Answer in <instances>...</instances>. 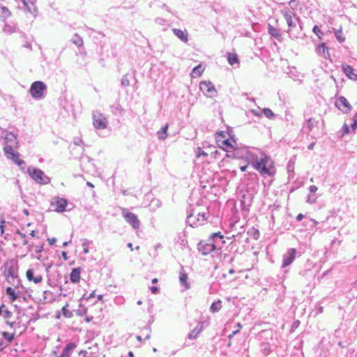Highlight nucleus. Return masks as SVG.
I'll list each match as a JSON object with an SVG mask.
<instances>
[{
	"instance_id": "nucleus-58",
	"label": "nucleus",
	"mask_w": 357,
	"mask_h": 357,
	"mask_svg": "<svg viewBox=\"0 0 357 357\" xmlns=\"http://www.w3.org/2000/svg\"><path fill=\"white\" fill-rule=\"evenodd\" d=\"M95 296V291H93L89 296L86 298V300H89Z\"/></svg>"
},
{
	"instance_id": "nucleus-13",
	"label": "nucleus",
	"mask_w": 357,
	"mask_h": 357,
	"mask_svg": "<svg viewBox=\"0 0 357 357\" xmlns=\"http://www.w3.org/2000/svg\"><path fill=\"white\" fill-rule=\"evenodd\" d=\"M296 250L294 248H290L287 253L283 255L282 268H285L293 263L296 258Z\"/></svg>"
},
{
	"instance_id": "nucleus-27",
	"label": "nucleus",
	"mask_w": 357,
	"mask_h": 357,
	"mask_svg": "<svg viewBox=\"0 0 357 357\" xmlns=\"http://www.w3.org/2000/svg\"><path fill=\"white\" fill-rule=\"evenodd\" d=\"M169 125L166 123L163 126L160 130L157 132L158 138L160 140H164L167 137V130Z\"/></svg>"
},
{
	"instance_id": "nucleus-42",
	"label": "nucleus",
	"mask_w": 357,
	"mask_h": 357,
	"mask_svg": "<svg viewBox=\"0 0 357 357\" xmlns=\"http://www.w3.org/2000/svg\"><path fill=\"white\" fill-rule=\"evenodd\" d=\"M16 234L20 237L21 240L22 241L23 245H26L28 243L25 234H22L19 231L16 232Z\"/></svg>"
},
{
	"instance_id": "nucleus-64",
	"label": "nucleus",
	"mask_w": 357,
	"mask_h": 357,
	"mask_svg": "<svg viewBox=\"0 0 357 357\" xmlns=\"http://www.w3.org/2000/svg\"><path fill=\"white\" fill-rule=\"evenodd\" d=\"M128 356H129V357H134V354H133V353H132V351H130V352L128 353Z\"/></svg>"
},
{
	"instance_id": "nucleus-23",
	"label": "nucleus",
	"mask_w": 357,
	"mask_h": 357,
	"mask_svg": "<svg viewBox=\"0 0 357 357\" xmlns=\"http://www.w3.org/2000/svg\"><path fill=\"white\" fill-rule=\"evenodd\" d=\"M61 315L66 318H70L73 316V312L69 310V304L66 303L60 312L56 314V317L59 319Z\"/></svg>"
},
{
	"instance_id": "nucleus-21",
	"label": "nucleus",
	"mask_w": 357,
	"mask_h": 357,
	"mask_svg": "<svg viewBox=\"0 0 357 357\" xmlns=\"http://www.w3.org/2000/svg\"><path fill=\"white\" fill-rule=\"evenodd\" d=\"M172 32L182 42L186 43L188 41V33L186 30H181L174 28L172 29Z\"/></svg>"
},
{
	"instance_id": "nucleus-24",
	"label": "nucleus",
	"mask_w": 357,
	"mask_h": 357,
	"mask_svg": "<svg viewBox=\"0 0 357 357\" xmlns=\"http://www.w3.org/2000/svg\"><path fill=\"white\" fill-rule=\"evenodd\" d=\"M76 347L77 344L75 343H68L63 350V356L70 357Z\"/></svg>"
},
{
	"instance_id": "nucleus-63",
	"label": "nucleus",
	"mask_w": 357,
	"mask_h": 357,
	"mask_svg": "<svg viewBox=\"0 0 357 357\" xmlns=\"http://www.w3.org/2000/svg\"><path fill=\"white\" fill-rule=\"evenodd\" d=\"M123 300L121 297H117L116 298V301L118 303H121V301Z\"/></svg>"
},
{
	"instance_id": "nucleus-37",
	"label": "nucleus",
	"mask_w": 357,
	"mask_h": 357,
	"mask_svg": "<svg viewBox=\"0 0 357 357\" xmlns=\"http://www.w3.org/2000/svg\"><path fill=\"white\" fill-rule=\"evenodd\" d=\"M334 33H335V36L337 40H338V42L343 43L345 40V38L343 36L341 29L335 30Z\"/></svg>"
},
{
	"instance_id": "nucleus-10",
	"label": "nucleus",
	"mask_w": 357,
	"mask_h": 357,
	"mask_svg": "<svg viewBox=\"0 0 357 357\" xmlns=\"http://www.w3.org/2000/svg\"><path fill=\"white\" fill-rule=\"evenodd\" d=\"M122 215L125 220L130 225L133 229H138L139 227L140 222L135 214L123 209L122 211Z\"/></svg>"
},
{
	"instance_id": "nucleus-56",
	"label": "nucleus",
	"mask_w": 357,
	"mask_h": 357,
	"mask_svg": "<svg viewBox=\"0 0 357 357\" xmlns=\"http://www.w3.org/2000/svg\"><path fill=\"white\" fill-rule=\"evenodd\" d=\"M314 144H315V143H314V142H312V143L308 145V146H307V149H308L309 150H312V149H314Z\"/></svg>"
},
{
	"instance_id": "nucleus-19",
	"label": "nucleus",
	"mask_w": 357,
	"mask_h": 357,
	"mask_svg": "<svg viewBox=\"0 0 357 357\" xmlns=\"http://www.w3.org/2000/svg\"><path fill=\"white\" fill-rule=\"evenodd\" d=\"M188 275L182 267L179 273V282L181 286L183 287L185 290H187L190 287V284L188 282Z\"/></svg>"
},
{
	"instance_id": "nucleus-14",
	"label": "nucleus",
	"mask_w": 357,
	"mask_h": 357,
	"mask_svg": "<svg viewBox=\"0 0 357 357\" xmlns=\"http://www.w3.org/2000/svg\"><path fill=\"white\" fill-rule=\"evenodd\" d=\"M25 9L34 17L37 16L38 10L36 6V0H21Z\"/></svg>"
},
{
	"instance_id": "nucleus-6",
	"label": "nucleus",
	"mask_w": 357,
	"mask_h": 357,
	"mask_svg": "<svg viewBox=\"0 0 357 357\" xmlns=\"http://www.w3.org/2000/svg\"><path fill=\"white\" fill-rule=\"evenodd\" d=\"M29 176L38 184L47 185L50 183V178L40 169L30 166L27 169Z\"/></svg>"
},
{
	"instance_id": "nucleus-12",
	"label": "nucleus",
	"mask_w": 357,
	"mask_h": 357,
	"mask_svg": "<svg viewBox=\"0 0 357 357\" xmlns=\"http://www.w3.org/2000/svg\"><path fill=\"white\" fill-rule=\"evenodd\" d=\"M51 204L54 207V211L56 212L63 213L66 209L68 202L64 198L56 197L53 198Z\"/></svg>"
},
{
	"instance_id": "nucleus-30",
	"label": "nucleus",
	"mask_w": 357,
	"mask_h": 357,
	"mask_svg": "<svg viewBox=\"0 0 357 357\" xmlns=\"http://www.w3.org/2000/svg\"><path fill=\"white\" fill-rule=\"evenodd\" d=\"M11 15V12L8 8L0 4V18L2 20H6Z\"/></svg>"
},
{
	"instance_id": "nucleus-5",
	"label": "nucleus",
	"mask_w": 357,
	"mask_h": 357,
	"mask_svg": "<svg viewBox=\"0 0 357 357\" xmlns=\"http://www.w3.org/2000/svg\"><path fill=\"white\" fill-rule=\"evenodd\" d=\"M207 220L205 212L199 211L196 208H193L192 211H188L186 222L192 227H197L204 225Z\"/></svg>"
},
{
	"instance_id": "nucleus-31",
	"label": "nucleus",
	"mask_w": 357,
	"mask_h": 357,
	"mask_svg": "<svg viewBox=\"0 0 357 357\" xmlns=\"http://www.w3.org/2000/svg\"><path fill=\"white\" fill-rule=\"evenodd\" d=\"M227 61L231 66H234L239 64V59L236 54L234 53H228L227 54Z\"/></svg>"
},
{
	"instance_id": "nucleus-45",
	"label": "nucleus",
	"mask_w": 357,
	"mask_h": 357,
	"mask_svg": "<svg viewBox=\"0 0 357 357\" xmlns=\"http://www.w3.org/2000/svg\"><path fill=\"white\" fill-rule=\"evenodd\" d=\"M342 135H347L349 132V128L347 123H344L342 128Z\"/></svg>"
},
{
	"instance_id": "nucleus-15",
	"label": "nucleus",
	"mask_w": 357,
	"mask_h": 357,
	"mask_svg": "<svg viewBox=\"0 0 357 357\" xmlns=\"http://www.w3.org/2000/svg\"><path fill=\"white\" fill-rule=\"evenodd\" d=\"M26 276L29 281L33 282L35 284H39L43 280V276L39 273H35L33 269H28Z\"/></svg>"
},
{
	"instance_id": "nucleus-47",
	"label": "nucleus",
	"mask_w": 357,
	"mask_h": 357,
	"mask_svg": "<svg viewBox=\"0 0 357 357\" xmlns=\"http://www.w3.org/2000/svg\"><path fill=\"white\" fill-rule=\"evenodd\" d=\"M250 112L256 116H260L263 113V110L261 111L259 108L257 109H251Z\"/></svg>"
},
{
	"instance_id": "nucleus-4",
	"label": "nucleus",
	"mask_w": 357,
	"mask_h": 357,
	"mask_svg": "<svg viewBox=\"0 0 357 357\" xmlns=\"http://www.w3.org/2000/svg\"><path fill=\"white\" fill-rule=\"evenodd\" d=\"M6 139L13 142L11 145L6 144L4 146L3 149L6 157L12 160L16 165L23 169V166L25 165V162L20 158V153L15 151L13 149V144H16L15 136L13 134H8L6 137Z\"/></svg>"
},
{
	"instance_id": "nucleus-61",
	"label": "nucleus",
	"mask_w": 357,
	"mask_h": 357,
	"mask_svg": "<svg viewBox=\"0 0 357 357\" xmlns=\"http://www.w3.org/2000/svg\"><path fill=\"white\" fill-rule=\"evenodd\" d=\"M248 166L247 165H244V166H241L240 167V169L242 171V172H245L247 169Z\"/></svg>"
},
{
	"instance_id": "nucleus-59",
	"label": "nucleus",
	"mask_w": 357,
	"mask_h": 357,
	"mask_svg": "<svg viewBox=\"0 0 357 357\" xmlns=\"http://www.w3.org/2000/svg\"><path fill=\"white\" fill-rule=\"evenodd\" d=\"M86 185H87V186H89V187H90V188H94L93 184V183H91V182H89V181H87V182H86Z\"/></svg>"
},
{
	"instance_id": "nucleus-28",
	"label": "nucleus",
	"mask_w": 357,
	"mask_h": 357,
	"mask_svg": "<svg viewBox=\"0 0 357 357\" xmlns=\"http://www.w3.org/2000/svg\"><path fill=\"white\" fill-rule=\"evenodd\" d=\"M204 70V67L202 65V64H199L197 66H195L192 70V73H191V76L192 77H200L203 72Z\"/></svg>"
},
{
	"instance_id": "nucleus-9",
	"label": "nucleus",
	"mask_w": 357,
	"mask_h": 357,
	"mask_svg": "<svg viewBox=\"0 0 357 357\" xmlns=\"http://www.w3.org/2000/svg\"><path fill=\"white\" fill-rule=\"evenodd\" d=\"M199 89L207 97L213 98L217 96V91L214 85L209 81L201 82L199 84Z\"/></svg>"
},
{
	"instance_id": "nucleus-46",
	"label": "nucleus",
	"mask_w": 357,
	"mask_h": 357,
	"mask_svg": "<svg viewBox=\"0 0 357 357\" xmlns=\"http://www.w3.org/2000/svg\"><path fill=\"white\" fill-rule=\"evenodd\" d=\"M1 314L5 319H8L12 316V312L7 310H3Z\"/></svg>"
},
{
	"instance_id": "nucleus-8",
	"label": "nucleus",
	"mask_w": 357,
	"mask_h": 357,
	"mask_svg": "<svg viewBox=\"0 0 357 357\" xmlns=\"http://www.w3.org/2000/svg\"><path fill=\"white\" fill-rule=\"evenodd\" d=\"M45 91L46 85L40 81H36L32 83L29 89V93L31 96L36 100L43 98Z\"/></svg>"
},
{
	"instance_id": "nucleus-32",
	"label": "nucleus",
	"mask_w": 357,
	"mask_h": 357,
	"mask_svg": "<svg viewBox=\"0 0 357 357\" xmlns=\"http://www.w3.org/2000/svg\"><path fill=\"white\" fill-rule=\"evenodd\" d=\"M318 124V121L314 120V119L312 118H310L307 120L306 121V126H305V128L307 130V132L309 133L310 132L312 129L317 126Z\"/></svg>"
},
{
	"instance_id": "nucleus-2",
	"label": "nucleus",
	"mask_w": 357,
	"mask_h": 357,
	"mask_svg": "<svg viewBox=\"0 0 357 357\" xmlns=\"http://www.w3.org/2000/svg\"><path fill=\"white\" fill-rule=\"evenodd\" d=\"M282 15L284 17L287 24L289 26L287 32L289 34V36L291 39H296L299 38V36L301 32V26H300L299 31L296 29L297 23L299 22L298 17L296 16L295 13L288 8L283 9L282 11Z\"/></svg>"
},
{
	"instance_id": "nucleus-17",
	"label": "nucleus",
	"mask_w": 357,
	"mask_h": 357,
	"mask_svg": "<svg viewBox=\"0 0 357 357\" xmlns=\"http://www.w3.org/2000/svg\"><path fill=\"white\" fill-rule=\"evenodd\" d=\"M342 69L345 75L351 80H357V74L354 73V68L346 63L342 65Z\"/></svg>"
},
{
	"instance_id": "nucleus-49",
	"label": "nucleus",
	"mask_w": 357,
	"mask_h": 357,
	"mask_svg": "<svg viewBox=\"0 0 357 357\" xmlns=\"http://www.w3.org/2000/svg\"><path fill=\"white\" fill-rule=\"evenodd\" d=\"M300 325V321L296 320L295 321H294L293 324H292V327H291V333H294V329L297 328Z\"/></svg>"
},
{
	"instance_id": "nucleus-3",
	"label": "nucleus",
	"mask_w": 357,
	"mask_h": 357,
	"mask_svg": "<svg viewBox=\"0 0 357 357\" xmlns=\"http://www.w3.org/2000/svg\"><path fill=\"white\" fill-rule=\"evenodd\" d=\"M4 268L3 275L6 281L13 285H18L20 279L17 263L14 260L8 261L6 262Z\"/></svg>"
},
{
	"instance_id": "nucleus-48",
	"label": "nucleus",
	"mask_w": 357,
	"mask_h": 357,
	"mask_svg": "<svg viewBox=\"0 0 357 357\" xmlns=\"http://www.w3.org/2000/svg\"><path fill=\"white\" fill-rule=\"evenodd\" d=\"M6 221L4 220H0V231L1 235L3 236L4 233V227H5Z\"/></svg>"
},
{
	"instance_id": "nucleus-43",
	"label": "nucleus",
	"mask_w": 357,
	"mask_h": 357,
	"mask_svg": "<svg viewBox=\"0 0 357 357\" xmlns=\"http://www.w3.org/2000/svg\"><path fill=\"white\" fill-rule=\"evenodd\" d=\"M351 129L355 131L357 129V113L353 117V123L351 124Z\"/></svg>"
},
{
	"instance_id": "nucleus-7",
	"label": "nucleus",
	"mask_w": 357,
	"mask_h": 357,
	"mask_svg": "<svg viewBox=\"0 0 357 357\" xmlns=\"http://www.w3.org/2000/svg\"><path fill=\"white\" fill-rule=\"evenodd\" d=\"M93 126L96 130H104L107 128L108 121L107 117L99 111L92 113Z\"/></svg>"
},
{
	"instance_id": "nucleus-41",
	"label": "nucleus",
	"mask_w": 357,
	"mask_h": 357,
	"mask_svg": "<svg viewBox=\"0 0 357 357\" xmlns=\"http://www.w3.org/2000/svg\"><path fill=\"white\" fill-rule=\"evenodd\" d=\"M312 31L319 38H321L323 36V33L321 31L319 27L317 25L314 26Z\"/></svg>"
},
{
	"instance_id": "nucleus-11",
	"label": "nucleus",
	"mask_w": 357,
	"mask_h": 357,
	"mask_svg": "<svg viewBox=\"0 0 357 357\" xmlns=\"http://www.w3.org/2000/svg\"><path fill=\"white\" fill-rule=\"evenodd\" d=\"M336 107L344 114L349 113L351 110V106L347 99L344 96L338 97L335 102Z\"/></svg>"
},
{
	"instance_id": "nucleus-25",
	"label": "nucleus",
	"mask_w": 357,
	"mask_h": 357,
	"mask_svg": "<svg viewBox=\"0 0 357 357\" xmlns=\"http://www.w3.org/2000/svg\"><path fill=\"white\" fill-rule=\"evenodd\" d=\"M222 307V302L221 300L218 299L212 303L210 306L209 310L212 313L218 312Z\"/></svg>"
},
{
	"instance_id": "nucleus-35",
	"label": "nucleus",
	"mask_w": 357,
	"mask_h": 357,
	"mask_svg": "<svg viewBox=\"0 0 357 357\" xmlns=\"http://www.w3.org/2000/svg\"><path fill=\"white\" fill-rule=\"evenodd\" d=\"M91 241L86 238L82 240V247L83 248V252L86 255L89 252V245L91 244Z\"/></svg>"
},
{
	"instance_id": "nucleus-57",
	"label": "nucleus",
	"mask_w": 357,
	"mask_h": 357,
	"mask_svg": "<svg viewBox=\"0 0 357 357\" xmlns=\"http://www.w3.org/2000/svg\"><path fill=\"white\" fill-rule=\"evenodd\" d=\"M303 218V214H301V213L298 214V215H297V217H296V220H297L298 221H301Z\"/></svg>"
},
{
	"instance_id": "nucleus-51",
	"label": "nucleus",
	"mask_w": 357,
	"mask_h": 357,
	"mask_svg": "<svg viewBox=\"0 0 357 357\" xmlns=\"http://www.w3.org/2000/svg\"><path fill=\"white\" fill-rule=\"evenodd\" d=\"M317 197L313 195H309L307 202L313 204L316 202Z\"/></svg>"
},
{
	"instance_id": "nucleus-34",
	"label": "nucleus",
	"mask_w": 357,
	"mask_h": 357,
	"mask_svg": "<svg viewBox=\"0 0 357 357\" xmlns=\"http://www.w3.org/2000/svg\"><path fill=\"white\" fill-rule=\"evenodd\" d=\"M71 41L73 44H75L76 46L80 47H82L84 45V41L82 38L79 36L77 33H75L71 39Z\"/></svg>"
},
{
	"instance_id": "nucleus-29",
	"label": "nucleus",
	"mask_w": 357,
	"mask_h": 357,
	"mask_svg": "<svg viewBox=\"0 0 357 357\" xmlns=\"http://www.w3.org/2000/svg\"><path fill=\"white\" fill-rule=\"evenodd\" d=\"M6 294L9 297L10 301L13 302L18 298V294L15 290L12 287H7Z\"/></svg>"
},
{
	"instance_id": "nucleus-36",
	"label": "nucleus",
	"mask_w": 357,
	"mask_h": 357,
	"mask_svg": "<svg viewBox=\"0 0 357 357\" xmlns=\"http://www.w3.org/2000/svg\"><path fill=\"white\" fill-rule=\"evenodd\" d=\"M162 202L160 200H159L158 199H153L151 200L149 206L151 210L155 211L157 208H160Z\"/></svg>"
},
{
	"instance_id": "nucleus-53",
	"label": "nucleus",
	"mask_w": 357,
	"mask_h": 357,
	"mask_svg": "<svg viewBox=\"0 0 357 357\" xmlns=\"http://www.w3.org/2000/svg\"><path fill=\"white\" fill-rule=\"evenodd\" d=\"M47 241L49 242L50 245H54L56 241V239L55 238H47Z\"/></svg>"
},
{
	"instance_id": "nucleus-38",
	"label": "nucleus",
	"mask_w": 357,
	"mask_h": 357,
	"mask_svg": "<svg viewBox=\"0 0 357 357\" xmlns=\"http://www.w3.org/2000/svg\"><path fill=\"white\" fill-rule=\"evenodd\" d=\"M263 114L269 119H273L275 118V114L269 108H264L263 109Z\"/></svg>"
},
{
	"instance_id": "nucleus-20",
	"label": "nucleus",
	"mask_w": 357,
	"mask_h": 357,
	"mask_svg": "<svg viewBox=\"0 0 357 357\" xmlns=\"http://www.w3.org/2000/svg\"><path fill=\"white\" fill-rule=\"evenodd\" d=\"M268 32L272 38H274L279 42H282L283 40V38L280 30L273 27L270 24H268Z\"/></svg>"
},
{
	"instance_id": "nucleus-22",
	"label": "nucleus",
	"mask_w": 357,
	"mask_h": 357,
	"mask_svg": "<svg viewBox=\"0 0 357 357\" xmlns=\"http://www.w3.org/2000/svg\"><path fill=\"white\" fill-rule=\"evenodd\" d=\"M81 270L79 268H73L70 274V280L73 283H77L80 280Z\"/></svg>"
},
{
	"instance_id": "nucleus-39",
	"label": "nucleus",
	"mask_w": 357,
	"mask_h": 357,
	"mask_svg": "<svg viewBox=\"0 0 357 357\" xmlns=\"http://www.w3.org/2000/svg\"><path fill=\"white\" fill-rule=\"evenodd\" d=\"M216 238H219L221 241L224 238V236L220 231L213 233V234H211V239L215 243H216V241H215Z\"/></svg>"
},
{
	"instance_id": "nucleus-52",
	"label": "nucleus",
	"mask_w": 357,
	"mask_h": 357,
	"mask_svg": "<svg viewBox=\"0 0 357 357\" xmlns=\"http://www.w3.org/2000/svg\"><path fill=\"white\" fill-rule=\"evenodd\" d=\"M309 190L311 193H314L317 190V187L316 185H310L309 187Z\"/></svg>"
},
{
	"instance_id": "nucleus-44",
	"label": "nucleus",
	"mask_w": 357,
	"mask_h": 357,
	"mask_svg": "<svg viewBox=\"0 0 357 357\" xmlns=\"http://www.w3.org/2000/svg\"><path fill=\"white\" fill-rule=\"evenodd\" d=\"M196 155L197 158H199L201 156H207L208 154L204 151H203L202 149L198 148L197 151L196 153Z\"/></svg>"
},
{
	"instance_id": "nucleus-16",
	"label": "nucleus",
	"mask_w": 357,
	"mask_h": 357,
	"mask_svg": "<svg viewBox=\"0 0 357 357\" xmlns=\"http://www.w3.org/2000/svg\"><path fill=\"white\" fill-rule=\"evenodd\" d=\"M315 51H316V53L319 56H320L326 59H330L331 56L329 54L328 47L326 46V45L324 43H322L319 44V45H317Z\"/></svg>"
},
{
	"instance_id": "nucleus-1",
	"label": "nucleus",
	"mask_w": 357,
	"mask_h": 357,
	"mask_svg": "<svg viewBox=\"0 0 357 357\" xmlns=\"http://www.w3.org/2000/svg\"><path fill=\"white\" fill-rule=\"evenodd\" d=\"M215 137L218 146L226 151L227 157L245 160L248 165H251L262 176L274 174L273 161L259 149L238 146L234 138L227 137L222 131L216 132Z\"/></svg>"
},
{
	"instance_id": "nucleus-55",
	"label": "nucleus",
	"mask_w": 357,
	"mask_h": 357,
	"mask_svg": "<svg viewBox=\"0 0 357 357\" xmlns=\"http://www.w3.org/2000/svg\"><path fill=\"white\" fill-rule=\"evenodd\" d=\"M74 143H75V144H76V145H80V144H82V140L81 139H79V138H77V139H75V140H74Z\"/></svg>"
},
{
	"instance_id": "nucleus-50",
	"label": "nucleus",
	"mask_w": 357,
	"mask_h": 357,
	"mask_svg": "<svg viewBox=\"0 0 357 357\" xmlns=\"http://www.w3.org/2000/svg\"><path fill=\"white\" fill-rule=\"evenodd\" d=\"M52 296V293L50 291H44L43 292V297H44V299L45 300H48V297L49 296Z\"/></svg>"
},
{
	"instance_id": "nucleus-54",
	"label": "nucleus",
	"mask_w": 357,
	"mask_h": 357,
	"mask_svg": "<svg viewBox=\"0 0 357 357\" xmlns=\"http://www.w3.org/2000/svg\"><path fill=\"white\" fill-rule=\"evenodd\" d=\"M150 290L153 293V294H157L158 292V288L157 287H151L150 288Z\"/></svg>"
},
{
	"instance_id": "nucleus-40",
	"label": "nucleus",
	"mask_w": 357,
	"mask_h": 357,
	"mask_svg": "<svg viewBox=\"0 0 357 357\" xmlns=\"http://www.w3.org/2000/svg\"><path fill=\"white\" fill-rule=\"evenodd\" d=\"M121 84L123 86H128L130 84V80L128 79V75H125L123 76L121 79Z\"/></svg>"
},
{
	"instance_id": "nucleus-18",
	"label": "nucleus",
	"mask_w": 357,
	"mask_h": 357,
	"mask_svg": "<svg viewBox=\"0 0 357 357\" xmlns=\"http://www.w3.org/2000/svg\"><path fill=\"white\" fill-rule=\"evenodd\" d=\"M215 243L213 241L212 243H207L205 244H199V250L203 253V255H207L215 250L216 245Z\"/></svg>"
},
{
	"instance_id": "nucleus-33",
	"label": "nucleus",
	"mask_w": 357,
	"mask_h": 357,
	"mask_svg": "<svg viewBox=\"0 0 357 357\" xmlns=\"http://www.w3.org/2000/svg\"><path fill=\"white\" fill-rule=\"evenodd\" d=\"M17 30V26L12 23V24H5L3 31L6 33H13L15 32Z\"/></svg>"
},
{
	"instance_id": "nucleus-60",
	"label": "nucleus",
	"mask_w": 357,
	"mask_h": 357,
	"mask_svg": "<svg viewBox=\"0 0 357 357\" xmlns=\"http://www.w3.org/2000/svg\"><path fill=\"white\" fill-rule=\"evenodd\" d=\"M62 257L65 260H66L68 259L67 253L66 252H62Z\"/></svg>"
},
{
	"instance_id": "nucleus-62",
	"label": "nucleus",
	"mask_w": 357,
	"mask_h": 357,
	"mask_svg": "<svg viewBox=\"0 0 357 357\" xmlns=\"http://www.w3.org/2000/svg\"><path fill=\"white\" fill-rule=\"evenodd\" d=\"M331 269L329 270H327L326 271H325L323 275H322V277H325L326 275H327L330 272H331Z\"/></svg>"
},
{
	"instance_id": "nucleus-26",
	"label": "nucleus",
	"mask_w": 357,
	"mask_h": 357,
	"mask_svg": "<svg viewBox=\"0 0 357 357\" xmlns=\"http://www.w3.org/2000/svg\"><path fill=\"white\" fill-rule=\"evenodd\" d=\"M14 336H1L0 337V350L8 347L13 340Z\"/></svg>"
}]
</instances>
